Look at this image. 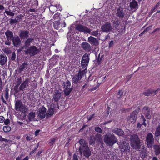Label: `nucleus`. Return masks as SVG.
Instances as JSON below:
<instances>
[{"label": "nucleus", "mask_w": 160, "mask_h": 160, "mask_svg": "<svg viewBox=\"0 0 160 160\" xmlns=\"http://www.w3.org/2000/svg\"><path fill=\"white\" fill-rule=\"evenodd\" d=\"M119 148L122 152L129 151L130 147L129 144L125 141H123L119 144Z\"/></svg>", "instance_id": "13"}, {"label": "nucleus", "mask_w": 160, "mask_h": 160, "mask_svg": "<svg viewBox=\"0 0 160 160\" xmlns=\"http://www.w3.org/2000/svg\"><path fill=\"white\" fill-rule=\"evenodd\" d=\"M141 124H140L139 123H138L137 124V128H139L141 127Z\"/></svg>", "instance_id": "64"}, {"label": "nucleus", "mask_w": 160, "mask_h": 160, "mask_svg": "<svg viewBox=\"0 0 160 160\" xmlns=\"http://www.w3.org/2000/svg\"><path fill=\"white\" fill-rule=\"evenodd\" d=\"M94 116V114H92L90 116H88L87 118L88 120L90 121L93 118Z\"/></svg>", "instance_id": "50"}, {"label": "nucleus", "mask_w": 160, "mask_h": 160, "mask_svg": "<svg viewBox=\"0 0 160 160\" xmlns=\"http://www.w3.org/2000/svg\"><path fill=\"white\" fill-rule=\"evenodd\" d=\"M62 85L64 88L63 91L65 94L66 96H68L72 89L71 88L70 82L69 81H68L66 82H64L62 83Z\"/></svg>", "instance_id": "8"}, {"label": "nucleus", "mask_w": 160, "mask_h": 160, "mask_svg": "<svg viewBox=\"0 0 160 160\" xmlns=\"http://www.w3.org/2000/svg\"><path fill=\"white\" fill-rule=\"evenodd\" d=\"M138 5L137 2L135 0H132L130 4V6L132 9H137Z\"/></svg>", "instance_id": "31"}, {"label": "nucleus", "mask_w": 160, "mask_h": 160, "mask_svg": "<svg viewBox=\"0 0 160 160\" xmlns=\"http://www.w3.org/2000/svg\"><path fill=\"white\" fill-rule=\"evenodd\" d=\"M61 92L58 90L54 92L53 95V98L55 102H58L62 96Z\"/></svg>", "instance_id": "18"}, {"label": "nucleus", "mask_w": 160, "mask_h": 160, "mask_svg": "<svg viewBox=\"0 0 160 160\" xmlns=\"http://www.w3.org/2000/svg\"><path fill=\"white\" fill-rule=\"evenodd\" d=\"M146 140L148 147L152 148L154 144V139L153 135L151 133L148 134L146 138Z\"/></svg>", "instance_id": "11"}, {"label": "nucleus", "mask_w": 160, "mask_h": 160, "mask_svg": "<svg viewBox=\"0 0 160 160\" xmlns=\"http://www.w3.org/2000/svg\"><path fill=\"white\" fill-rule=\"evenodd\" d=\"M34 40V39L32 38H27V39L25 41L24 45L23 46L24 48L26 49L27 48L30 46V44L31 43H32Z\"/></svg>", "instance_id": "26"}, {"label": "nucleus", "mask_w": 160, "mask_h": 160, "mask_svg": "<svg viewBox=\"0 0 160 160\" xmlns=\"http://www.w3.org/2000/svg\"><path fill=\"white\" fill-rule=\"evenodd\" d=\"M4 118L2 116H0V123H2L4 122Z\"/></svg>", "instance_id": "53"}, {"label": "nucleus", "mask_w": 160, "mask_h": 160, "mask_svg": "<svg viewBox=\"0 0 160 160\" xmlns=\"http://www.w3.org/2000/svg\"><path fill=\"white\" fill-rule=\"evenodd\" d=\"M116 15L117 17L119 18H123L125 15L123 9L122 8H117Z\"/></svg>", "instance_id": "20"}, {"label": "nucleus", "mask_w": 160, "mask_h": 160, "mask_svg": "<svg viewBox=\"0 0 160 160\" xmlns=\"http://www.w3.org/2000/svg\"><path fill=\"white\" fill-rule=\"evenodd\" d=\"M85 70V69L81 72L80 71L78 74H76L73 76L72 78L73 83H77L79 82L86 73Z\"/></svg>", "instance_id": "9"}, {"label": "nucleus", "mask_w": 160, "mask_h": 160, "mask_svg": "<svg viewBox=\"0 0 160 160\" xmlns=\"http://www.w3.org/2000/svg\"><path fill=\"white\" fill-rule=\"evenodd\" d=\"M54 105V104L52 103L50 106V108L48 110L47 113L46 114V118H48L53 115L55 108Z\"/></svg>", "instance_id": "21"}, {"label": "nucleus", "mask_w": 160, "mask_h": 160, "mask_svg": "<svg viewBox=\"0 0 160 160\" xmlns=\"http://www.w3.org/2000/svg\"><path fill=\"white\" fill-rule=\"evenodd\" d=\"M112 23L114 27L117 28L119 25L118 21L116 20H113L112 21Z\"/></svg>", "instance_id": "37"}, {"label": "nucleus", "mask_w": 160, "mask_h": 160, "mask_svg": "<svg viewBox=\"0 0 160 160\" xmlns=\"http://www.w3.org/2000/svg\"><path fill=\"white\" fill-rule=\"evenodd\" d=\"M123 94V91L122 90H119L118 92V95L120 96H122Z\"/></svg>", "instance_id": "48"}, {"label": "nucleus", "mask_w": 160, "mask_h": 160, "mask_svg": "<svg viewBox=\"0 0 160 160\" xmlns=\"http://www.w3.org/2000/svg\"><path fill=\"white\" fill-rule=\"evenodd\" d=\"M142 156L143 157H144L146 156V151L145 150L143 151H142Z\"/></svg>", "instance_id": "52"}, {"label": "nucleus", "mask_w": 160, "mask_h": 160, "mask_svg": "<svg viewBox=\"0 0 160 160\" xmlns=\"http://www.w3.org/2000/svg\"><path fill=\"white\" fill-rule=\"evenodd\" d=\"M95 130L97 132L101 133L102 132V130L99 127H96L94 128Z\"/></svg>", "instance_id": "40"}, {"label": "nucleus", "mask_w": 160, "mask_h": 160, "mask_svg": "<svg viewBox=\"0 0 160 160\" xmlns=\"http://www.w3.org/2000/svg\"><path fill=\"white\" fill-rule=\"evenodd\" d=\"M28 12H35V10L33 9H30L29 10Z\"/></svg>", "instance_id": "60"}, {"label": "nucleus", "mask_w": 160, "mask_h": 160, "mask_svg": "<svg viewBox=\"0 0 160 160\" xmlns=\"http://www.w3.org/2000/svg\"><path fill=\"white\" fill-rule=\"evenodd\" d=\"M72 160H78L77 156L76 155L74 154L73 155Z\"/></svg>", "instance_id": "55"}, {"label": "nucleus", "mask_w": 160, "mask_h": 160, "mask_svg": "<svg viewBox=\"0 0 160 160\" xmlns=\"http://www.w3.org/2000/svg\"><path fill=\"white\" fill-rule=\"evenodd\" d=\"M32 137L28 136H27L26 137V140L28 141H30L31 140H32Z\"/></svg>", "instance_id": "56"}, {"label": "nucleus", "mask_w": 160, "mask_h": 160, "mask_svg": "<svg viewBox=\"0 0 160 160\" xmlns=\"http://www.w3.org/2000/svg\"><path fill=\"white\" fill-rule=\"evenodd\" d=\"M40 51V49H38L34 46H32L24 50L26 54H29L31 56H33L37 54Z\"/></svg>", "instance_id": "4"}, {"label": "nucleus", "mask_w": 160, "mask_h": 160, "mask_svg": "<svg viewBox=\"0 0 160 160\" xmlns=\"http://www.w3.org/2000/svg\"><path fill=\"white\" fill-rule=\"evenodd\" d=\"M3 130L5 132H9L11 130V128L9 126H4L3 127Z\"/></svg>", "instance_id": "38"}, {"label": "nucleus", "mask_w": 160, "mask_h": 160, "mask_svg": "<svg viewBox=\"0 0 160 160\" xmlns=\"http://www.w3.org/2000/svg\"><path fill=\"white\" fill-rule=\"evenodd\" d=\"M15 109L16 111H19L24 113L26 112L28 110L27 107L24 106L22 102L19 100L15 101Z\"/></svg>", "instance_id": "5"}, {"label": "nucleus", "mask_w": 160, "mask_h": 160, "mask_svg": "<svg viewBox=\"0 0 160 160\" xmlns=\"http://www.w3.org/2000/svg\"><path fill=\"white\" fill-rule=\"evenodd\" d=\"M7 40L5 41V44L7 45L10 46L11 43V41L14 37L12 32L10 30H7L5 32Z\"/></svg>", "instance_id": "6"}, {"label": "nucleus", "mask_w": 160, "mask_h": 160, "mask_svg": "<svg viewBox=\"0 0 160 160\" xmlns=\"http://www.w3.org/2000/svg\"><path fill=\"white\" fill-rule=\"evenodd\" d=\"M17 85H20V84L21 83V82H22L21 78H18L17 79Z\"/></svg>", "instance_id": "45"}, {"label": "nucleus", "mask_w": 160, "mask_h": 160, "mask_svg": "<svg viewBox=\"0 0 160 160\" xmlns=\"http://www.w3.org/2000/svg\"><path fill=\"white\" fill-rule=\"evenodd\" d=\"M19 86V85H18L17 84L14 87V90L15 92H18L20 91H21V90L20 89V87L18 88Z\"/></svg>", "instance_id": "41"}, {"label": "nucleus", "mask_w": 160, "mask_h": 160, "mask_svg": "<svg viewBox=\"0 0 160 160\" xmlns=\"http://www.w3.org/2000/svg\"><path fill=\"white\" fill-rule=\"evenodd\" d=\"M61 26L62 28L65 27L66 26V23L65 22H63L62 23H61Z\"/></svg>", "instance_id": "58"}, {"label": "nucleus", "mask_w": 160, "mask_h": 160, "mask_svg": "<svg viewBox=\"0 0 160 160\" xmlns=\"http://www.w3.org/2000/svg\"><path fill=\"white\" fill-rule=\"evenodd\" d=\"M130 141L131 145L133 149H139L140 148V140L138 136L136 134H133L130 136Z\"/></svg>", "instance_id": "2"}, {"label": "nucleus", "mask_w": 160, "mask_h": 160, "mask_svg": "<svg viewBox=\"0 0 160 160\" xmlns=\"http://www.w3.org/2000/svg\"><path fill=\"white\" fill-rule=\"evenodd\" d=\"M75 29L81 32H83L84 33H90V29L87 27L83 26L80 24H77L75 26Z\"/></svg>", "instance_id": "10"}, {"label": "nucleus", "mask_w": 160, "mask_h": 160, "mask_svg": "<svg viewBox=\"0 0 160 160\" xmlns=\"http://www.w3.org/2000/svg\"><path fill=\"white\" fill-rule=\"evenodd\" d=\"M88 85L87 84H85L84 85H83L82 88V89H84L85 88H86L88 87Z\"/></svg>", "instance_id": "62"}, {"label": "nucleus", "mask_w": 160, "mask_h": 160, "mask_svg": "<svg viewBox=\"0 0 160 160\" xmlns=\"http://www.w3.org/2000/svg\"><path fill=\"white\" fill-rule=\"evenodd\" d=\"M152 27V26H149L146 28L143 32V33H145L146 32H147L150 29V28Z\"/></svg>", "instance_id": "49"}, {"label": "nucleus", "mask_w": 160, "mask_h": 160, "mask_svg": "<svg viewBox=\"0 0 160 160\" xmlns=\"http://www.w3.org/2000/svg\"><path fill=\"white\" fill-rule=\"evenodd\" d=\"M10 122V120L8 119H7L4 121V123L6 125H8Z\"/></svg>", "instance_id": "46"}, {"label": "nucleus", "mask_w": 160, "mask_h": 160, "mask_svg": "<svg viewBox=\"0 0 160 160\" xmlns=\"http://www.w3.org/2000/svg\"><path fill=\"white\" fill-rule=\"evenodd\" d=\"M154 152L156 155L160 154V146L155 145L153 146Z\"/></svg>", "instance_id": "33"}, {"label": "nucleus", "mask_w": 160, "mask_h": 160, "mask_svg": "<svg viewBox=\"0 0 160 160\" xmlns=\"http://www.w3.org/2000/svg\"><path fill=\"white\" fill-rule=\"evenodd\" d=\"M28 65L27 62H24L18 68V71L20 73L24 69L27 68Z\"/></svg>", "instance_id": "30"}, {"label": "nucleus", "mask_w": 160, "mask_h": 160, "mask_svg": "<svg viewBox=\"0 0 160 160\" xmlns=\"http://www.w3.org/2000/svg\"><path fill=\"white\" fill-rule=\"evenodd\" d=\"M4 9V6L1 4H0V10H2Z\"/></svg>", "instance_id": "63"}, {"label": "nucleus", "mask_w": 160, "mask_h": 160, "mask_svg": "<svg viewBox=\"0 0 160 160\" xmlns=\"http://www.w3.org/2000/svg\"><path fill=\"white\" fill-rule=\"evenodd\" d=\"M112 131L113 132L118 136H122L124 135V132L120 129L114 128L112 129Z\"/></svg>", "instance_id": "28"}, {"label": "nucleus", "mask_w": 160, "mask_h": 160, "mask_svg": "<svg viewBox=\"0 0 160 160\" xmlns=\"http://www.w3.org/2000/svg\"><path fill=\"white\" fill-rule=\"evenodd\" d=\"M29 82V79L28 78H26L20 86V89L22 91L24 90V89L28 86Z\"/></svg>", "instance_id": "22"}, {"label": "nucleus", "mask_w": 160, "mask_h": 160, "mask_svg": "<svg viewBox=\"0 0 160 160\" xmlns=\"http://www.w3.org/2000/svg\"><path fill=\"white\" fill-rule=\"evenodd\" d=\"M159 90V88L155 90L152 89H148L145 90L143 92L142 94L147 96L150 95L153 96L155 95Z\"/></svg>", "instance_id": "15"}, {"label": "nucleus", "mask_w": 160, "mask_h": 160, "mask_svg": "<svg viewBox=\"0 0 160 160\" xmlns=\"http://www.w3.org/2000/svg\"><path fill=\"white\" fill-rule=\"evenodd\" d=\"M7 58L5 55H0V64L1 65H4L7 62Z\"/></svg>", "instance_id": "27"}, {"label": "nucleus", "mask_w": 160, "mask_h": 160, "mask_svg": "<svg viewBox=\"0 0 160 160\" xmlns=\"http://www.w3.org/2000/svg\"><path fill=\"white\" fill-rule=\"evenodd\" d=\"M114 45V42L113 41H111L109 43V48L113 47Z\"/></svg>", "instance_id": "51"}, {"label": "nucleus", "mask_w": 160, "mask_h": 160, "mask_svg": "<svg viewBox=\"0 0 160 160\" xmlns=\"http://www.w3.org/2000/svg\"><path fill=\"white\" fill-rule=\"evenodd\" d=\"M21 21V19H19V20H17L16 19H11L9 21L10 23L12 25L14 23H17L18 22Z\"/></svg>", "instance_id": "39"}, {"label": "nucleus", "mask_w": 160, "mask_h": 160, "mask_svg": "<svg viewBox=\"0 0 160 160\" xmlns=\"http://www.w3.org/2000/svg\"><path fill=\"white\" fill-rule=\"evenodd\" d=\"M23 17V15H20L19 16H17V17L18 18L17 19L18 20H19V19H21V21L22 20V18Z\"/></svg>", "instance_id": "57"}, {"label": "nucleus", "mask_w": 160, "mask_h": 160, "mask_svg": "<svg viewBox=\"0 0 160 160\" xmlns=\"http://www.w3.org/2000/svg\"><path fill=\"white\" fill-rule=\"evenodd\" d=\"M16 58V54L15 52H13L12 56L11 57V59L12 61H14Z\"/></svg>", "instance_id": "43"}, {"label": "nucleus", "mask_w": 160, "mask_h": 160, "mask_svg": "<svg viewBox=\"0 0 160 160\" xmlns=\"http://www.w3.org/2000/svg\"><path fill=\"white\" fill-rule=\"evenodd\" d=\"M92 29L91 30V32L90 33L92 35L95 36H98V30L96 26L94 27H92Z\"/></svg>", "instance_id": "29"}, {"label": "nucleus", "mask_w": 160, "mask_h": 160, "mask_svg": "<svg viewBox=\"0 0 160 160\" xmlns=\"http://www.w3.org/2000/svg\"><path fill=\"white\" fill-rule=\"evenodd\" d=\"M4 12L6 13L7 15H10L12 16H13L14 15V13L12 12H10L7 10H6Z\"/></svg>", "instance_id": "42"}, {"label": "nucleus", "mask_w": 160, "mask_h": 160, "mask_svg": "<svg viewBox=\"0 0 160 160\" xmlns=\"http://www.w3.org/2000/svg\"><path fill=\"white\" fill-rule=\"evenodd\" d=\"M150 109L147 107H144L142 110L143 112L147 119H150L151 116L150 114Z\"/></svg>", "instance_id": "24"}, {"label": "nucleus", "mask_w": 160, "mask_h": 160, "mask_svg": "<svg viewBox=\"0 0 160 160\" xmlns=\"http://www.w3.org/2000/svg\"><path fill=\"white\" fill-rule=\"evenodd\" d=\"M46 109L45 107L42 106L39 108L38 110V115L42 119L44 118L46 116Z\"/></svg>", "instance_id": "14"}, {"label": "nucleus", "mask_w": 160, "mask_h": 160, "mask_svg": "<svg viewBox=\"0 0 160 160\" xmlns=\"http://www.w3.org/2000/svg\"><path fill=\"white\" fill-rule=\"evenodd\" d=\"M101 31L103 32L108 33L112 31L113 27L109 22H106L101 27Z\"/></svg>", "instance_id": "7"}, {"label": "nucleus", "mask_w": 160, "mask_h": 160, "mask_svg": "<svg viewBox=\"0 0 160 160\" xmlns=\"http://www.w3.org/2000/svg\"><path fill=\"white\" fill-rule=\"evenodd\" d=\"M42 152L41 151H39L38 153H37V154H36V156L37 157H39L40 154H41V153H42Z\"/></svg>", "instance_id": "59"}, {"label": "nucleus", "mask_w": 160, "mask_h": 160, "mask_svg": "<svg viewBox=\"0 0 160 160\" xmlns=\"http://www.w3.org/2000/svg\"><path fill=\"white\" fill-rule=\"evenodd\" d=\"M138 112L136 110L133 111L131 114L130 120L132 122H135L136 120Z\"/></svg>", "instance_id": "25"}, {"label": "nucleus", "mask_w": 160, "mask_h": 160, "mask_svg": "<svg viewBox=\"0 0 160 160\" xmlns=\"http://www.w3.org/2000/svg\"><path fill=\"white\" fill-rule=\"evenodd\" d=\"M88 41L91 44L95 46H97L99 43L98 40L96 38L92 36H90L88 38Z\"/></svg>", "instance_id": "23"}, {"label": "nucleus", "mask_w": 160, "mask_h": 160, "mask_svg": "<svg viewBox=\"0 0 160 160\" xmlns=\"http://www.w3.org/2000/svg\"><path fill=\"white\" fill-rule=\"evenodd\" d=\"M40 130H37L35 132V135L37 136L38 134V133L40 132Z\"/></svg>", "instance_id": "61"}, {"label": "nucleus", "mask_w": 160, "mask_h": 160, "mask_svg": "<svg viewBox=\"0 0 160 160\" xmlns=\"http://www.w3.org/2000/svg\"><path fill=\"white\" fill-rule=\"evenodd\" d=\"M60 24V22L59 21H55L53 22L54 27V28L58 30L59 28V26Z\"/></svg>", "instance_id": "34"}, {"label": "nucleus", "mask_w": 160, "mask_h": 160, "mask_svg": "<svg viewBox=\"0 0 160 160\" xmlns=\"http://www.w3.org/2000/svg\"><path fill=\"white\" fill-rule=\"evenodd\" d=\"M35 117V113L33 112H30L28 115V119L29 121L34 120Z\"/></svg>", "instance_id": "32"}, {"label": "nucleus", "mask_w": 160, "mask_h": 160, "mask_svg": "<svg viewBox=\"0 0 160 160\" xmlns=\"http://www.w3.org/2000/svg\"><path fill=\"white\" fill-rule=\"evenodd\" d=\"M56 141V139L53 138L52 139H51L50 141L49 142V143L50 144V145H52Z\"/></svg>", "instance_id": "44"}, {"label": "nucleus", "mask_w": 160, "mask_h": 160, "mask_svg": "<svg viewBox=\"0 0 160 160\" xmlns=\"http://www.w3.org/2000/svg\"><path fill=\"white\" fill-rule=\"evenodd\" d=\"M3 89L2 82V81L0 82V92H1Z\"/></svg>", "instance_id": "54"}, {"label": "nucleus", "mask_w": 160, "mask_h": 160, "mask_svg": "<svg viewBox=\"0 0 160 160\" xmlns=\"http://www.w3.org/2000/svg\"><path fill=\"white\" fill-rule=\"evenodd\" d=\"M89 61V55L87 53H85L82 56L81 61V66L83 68H86Z\"/></svg>", "instance_id": "12"}, {"label": "nucleus", "mask_w": 160, "mask_h": 160, "mask_svg": "<svg viewBox=\"0 0 160 160\" xmlns=\"http://www.w3.org/2000/svg\"><path fill=\"white\" fill-rule=\"evenodd\" d=\"M80 146L79 147V150L81 154L83 153V155L87 158H88L91 155V152L88 146L87 143L83 139H81L79 141Z\"/></svg>", "instance_id": "1"}, {"label": "nucleus", "mask_w": 160, "mask_h": 160, "mask_svg": "<svg viewBox=\"0 0 160 160\" xmlns=\"http://www.w3.org/2000/svg\"><path fill=\"white\" fill-rule=\"evenodd\" d=\"M12 41L14 46L17 47H19L21 43L20 38L17 35L15 36Z\"/></svg>", "instance_id": "17"}, {"label": "nucleus", "mask_w": 160, "mask_h": 160, "mask_svg": "<svg viewBox=\"0 0 160 160\" xmlns=\"http://www.w3.org/2000/svg\"><path fill=\"white\" fill-rule=\"evenodd\" d=\"M3 51L7 54H9L12 52V51L9 48H5L2 49Z\"/></svg>", "instance_id": "36"}, {"label": "nucleus", "mask_w": 160, "mask_h": 160, "mask_svg": "<svg viewBox=\"0 0 160 160\" xmlns=\"http://www.w3.org/2000/svg\"><path fill=\"white\" fill-rule=\"evenodd\" d=\"M9 89L8 87H6L4 91L5 94V99L7 100L8 98V91Z\"/></svg>", "instance_id": "35"}, {"label": "nucleus", "mask_w": 160, "mask_h": 160, "mask_svg": "<svg viewBox=\"0 0 160 160\" xmlns=\"http://www.w3.org/2000/svg\"><path fill=\"white\" fill-rule=\"evenodd\" d=\"M104 142L108 146H112L117 142L116 138L113 133H108L103 136Z\"/></svg>", "instance_id": "3"}, {"label": "nucleus", "mask_w": 160, "mask_h": 160, "mask_svg": "<svg viewBox=\"0 0 160 160\" xmlns=\"http://www.w3.org/2000/svg\"><path fill=\"white\" fill-rule=\"evenodd\" d=\"M81 47L83 49L87 52H90L92 50V48L88 43L84 42H82L81 45Z\"/></svg>", "instance_id": "19"}, {"label": "nucleus", "mask_w": 160, "mask_h": 160, "mask_svg": "<svg viewBox=\"0 0 160 160\" xmlns=\"http://www.w3.org/2000/svg\"><path fill=\"white\" fill-rule=\"evenodd\" d=\"M29 32L26 30H21L19 32V36L20 38L23 39H27L29 37Z\"/></svg>", "instance_id": "16"}, {"label": "nucleus", "mask_w": 160, "mask_h": 160, "mask_svg": "<svg viewBox=\"0 0 160 160\" xmlns=\"http://www.w3.org/2000/svg\"><path fill=\"white\" fill-rule=\"evenodd\" d=\"M111 109L109 107H108L107 109V112H106V116H108V114L109 113L110 109Z\"/></svg>", "instance_id": "47"}]
</instances>
